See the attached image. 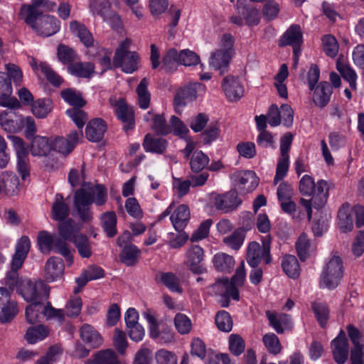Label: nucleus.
<instances>
[{
	"instance_id": "nucleus-1",
	"label": "nucleus",
	"mask_w": 364,
	"mask_h": 364,
	"mask_svg": "<svg viewBox=\"0 0 364 364\" xmlns=\"http://www.w3.org/2000/svg\"><path fill=\"white\" fill-rule=\"evenodd\" d=\"M68 181L73 187L81 186L74 196L73 211L83 222H89L92 218L90 209L91 204L102 205L107 201V190L102 185H94L85 181L84 173L72 169L68 176Z\"/></svg>"
},
{
	"instance_id": "nucleus-2",
	"label": "nucleus",
	"mask_w": 364,
	"mask_h": 364,
	"mask_svg": "<svg viewBox=\"0 0 364 364\" xmlns=\"http://www.w3.org/2000/svg\"><path fill=\"white\" fill-rule=\"evenodd\" d=\"M299 190L301 195L311 196L309 199L301 198L299 200V205L305 209L308 221H310L313 210H319L325 205L328 196V184L324 180L315 183L312 176L306 174L299 181Z\"/></svg>"
},
{
	"instance_id": "nucleus-3",
	"label": "nucleus",
	"mask_w": 364,
	"mask_h": 364,
	"mask_svg": "<svg viewBox=\"0 0 364 364\" xmlns=\"http://www.w3.org/2000/svg\"><path fill=\"white\" fill-rule=\"evenodd\" d=\"M246 278V272L245 270L244 262H242L240 265L236 269L235 274L230 282L226 279L218 281L213 288L216 294L220 295L225 299L232 298L235 300L239 299L238 287L243 285Z\"/></svg>"
},
{
	"instance_id": "nucleus-4",
	"label": "nucleus",
	"mask_w": 364,
	"mask_h": 364,
	"mask_svg": "<svg viewBox=\"0 0 364 364\" xmlns=\"http://www.w3.org/2000/svg\"><path fill=\"white\" fill-rule=\"evenodd\" d=\"M132 41L126 38L122 41L116 50L113 63L116 67L120 68L126 73H132L138 69L139 57L136 52L130 51Z\"/></svg>"
},
{
	"instance_id": "nucleus-5",
	"label": "nucleus",
	"mask_w": 364,
	"mask_h": 364,
	"mask_svg": "<svg viewBox=\"0 0 364 364\" xmlns=\"http://www.w3.org/2000/svg\"><path fill=\"white\" fill-rule=\"evenodd\" d=\"M343 274V261L338 253H333L320 277V286L329 289L336 287Z\"/></svg>"
},
{
	"instance_id": "nucleus-6",
	"label": "nucleus",
	"mask_w": 364,
	"mask_h": 364,
	"mask_svg": "<svg viewBox=\"0 0 364 364\" xmlns=\"http://www.w3.org/2000/svg\"><path fill=\"white\" fill-rule=\"evenodd\" d=\"M37 242L42 253L49 254L52 250H55L63 256L69 262V264H73V258L69 247L65 242L61 241L55 235L42 230L38 233Z\"/></svg>"
},
{
	"instance_id": "nucleus-7",
	"label": "nucleus",
	"mask_w": 364,
	"mask_h": 364,
	"mask_svg": "<svg viewBox=\"0 0 364 364\" xmlns=\"http://www.w3.org/2000/svg\"><path fill=\"white\" fill-rule=\"evenodd\" d=\"M12 147L16 156V168L23 180H26L30 175V163L28 151L23 139L15 135H9Z\"/></svg>"
},
{
	"instance_id": "nucleus-8",
	"label": "nucleus",
	"mask_w": 364,
	"mask_h": 364,
	"mask_svg": "<svg viewBox=\"0 0 364 364\" xmlns=\"http://www.w3.org/2000/svg\"><path fill=\"white\" fill-rule=\"evenodd\" d=\"M200 61L199 56L189 49H184L178 52L175 48L169 49L163 59L164 66L166 70L173 68L176 63L184 66H192L197 65Z\"/></svg>"
},
{
	"instance_id": "nucleus-9",
	"label": "nucleus",
	"mask_w": 364,
	"mask_h": 364,
	"mask_svg": "<svg viewBox=\"0 0 364 364\" xmlns=\"http://www.w3.org/2000/svg\"><path fill=\"white\" fill-rule=\"evenodd\" d=\"M262 260L266 264L271 262L270 256V237L267 236L262 240L261 246L257 242H252L249 244L247 250V262L252 267H257Z\"/></svg>"
},
{
	"instance_id": "nucleus-10",
	"label": "nucleus",
	"mask_w": 364,
	"mask_h": 364,
	"mask_svg": "<svg viewBox=\"0 0 364 364\" xmlns=\"http://www.w3.org/2000/svg\"><path fill=\"white\" fill-rule=\"evenodd\" d=\"M174 202H172L168 208L159 215V220H162L164 218L170 215V220L173 228L178 231H182L188 225L191 218V213L189 208L184 204H181L176 208L174 210Z\"/></svg>"
},
{
	"instance_id": "nucleus-11",
	"label": "nucleus",
	"mask_w": 364,
	"mask_h": 364,
	"mask_svg": "<svg viewBox=\"0 0 364 364\" xmlns=\"http://www.w3.org/2000/svg\"><path fill=\"white\" fill-rule=\"evenodd\" d=\"M230 178L235 191L244 194L252 192L259 184V178L250 170H237L230 175Z\"/></svg>"
},
{
	"instance_id": "nucleus-12",
	"label": "nucleus",
	"mask_w": 364,
	"mask_h": 364,
	"mask_svg": "<svg viewBox=\"0 0 364 364\" xmlns=\"http://www.w3.org/2000/svg\"><path fill=\"white\" fill-rule=\"evenodd\" d=\"M148 323L149 334L153 339L157 340L160 344L171 343L174 341V334L169 327H160L153 312L148 309L142 314Z\"/></svg>"
},
{
	"instance_id": "nucleus-13",
	"label": "nucleus",
	"mask_w": 364,
	"mask_h": 364,
	"mask_svg": "<svg viewBox=\"0 0 364 364\" xmlns=\"http://www.w3.org/2000/svg\"><path fill=\"white\" fill-rule=\"evenodd\" d=\"M182 153L186 159H190V167L193 172L201 171L209 163L208 156L202 151L196 149V143L191 139H186Z\"/></svg>"
},
{
	"instance_id": "nucleus-14",
	"label": "nucleus",
	"mask_w": 364,
	"mask_h": 364,
	"mask_svg": "<svg viewBox=\"0 0 364 364\" xmlns=\"http://www.w3.org/2000/svg\"><path fill=\"white\" fill-rule=\"evenodd\" d=\"M205 87L200 82L190 83L180 88L174 97L176 109L186 106L188 102L196 100L198 95L205 92Z\"/></svg>"
},
{
	"instance_id": "nucleus-15",
	"label": "nucleus",
	"mask_w": 364,
	"mask_h": 364,
	"mask_svg": "<svg viewBox=\"0 0 364 364\" xmlns=\"http://www.w3.org/2000/svg\"><path fill=\"white\" fill-rule=\"evenodd\" d=\"M109 105L119 120L123 123L125 131L132 129L134 127V112L131 107L128 106L124 98L111 97Z\"/></svg>"
},
{
	"instance_id": "nucleus-16",
	"label": "nucleus",
	"mask_w": 364,
	"mask_h": 364,
	"mask_svg": "<svg viewBox=\"0 0 364 364\" xmlns=\"http://www.w3.org/2000/svg\"><path fill=\"white\" fill-rule=\"evenodd\" d=\"M213 203L217 209L227 213L236 209L242 200L237 191L233 190L223 195H214Z\"/></svg>"
},
{
	"instance_id": "nucleus-17",
	"label": "nucleus",
	"mask_w": 364,
	"mask_h": 364,
	"mask_svg": "<svg viewBox=\"0 0 364 364\" xmlns=\"http://www.w3.org/2000/svg\"><path fill=\"white\" fill-rule=\"evenodd\" d=\"M333 358L338 364H344L349 354L348 341L343 331L331 341Z\"/></svg>"
},
{
	"instance_id": "nucleus-18",
	"label": "nucleus",
	"mask_w": 364,
	"mask_h": 364,
	"mask_svg": "<svg viewBox=\"0 0 364 364\" xmlns=\"http://www.w3.org/2000/svg\"><path fill=\"white\" fill-rule=\"evenodd\" d=\"M12 93L11 81L5 73L0 72V105L11 109L19 108L20 102L15 97H10Z\"/></svg>"
},
{
	"instance_id": "nucleus-19",
	"label": "nucleus",
	"mask_w": 364,
	"mask_h": 364,
	"mask_svg": "<svg viewBox=\"0 0 364 364\" xmlns=\"http://www.w3.org/2000/svg\"><path fill=\"white\" fill-rule=\"evenodd\" d=\"M222 87L225 96L231 102L239 100L244 95V87L238 77L227 76L223 80Z\"/></svg>"
},
{
	"instance_id": "nucleus-20",
	"label": "nucleus",
	"mask_w": 364,
	"mask_h": 364,
	"mask_svg": "<svg viewBox=\"0 0 364 364\" xmlns=\"http://www.w3.org/2000/svg\"><path fill=\"white\" fill-rule=\"evenodd\" d=\"M186 264L190 270L196 274H202L205 267L201 264L204 257V250L198 245L191 246L186 252Z\"/></svg>"
},
{
	"instance_id": "nucleus-21",
	"label": "nucleus",
	"mask_w": 364,
	"mask_h": 364,
	"mask_svg": "<svg viewBox=\"0 0 364 364\" xmlns=\"http://www.w3.org/2000/svg\"><path fill=\"white\" fill-rule=\"evenodd\" d=\"M33 29L42 36H50L56 33L60 29V21L54 16L42 15L38 18L36 27Z\"/></svg>"
},
{
	"instance_id": "nucleus-22",
	"label": "nucleus",
	"mask_w": 364,
	"mask_h": 364,
	"mask_svg": "<svg viewBox=\"0 0 364 364\" xmlns=\"http://www.w3.org/2000/svg\"><path fill=\"white\" fill-rule=\"evenodd\" d=\"M18 176L13 172L5 171L1 175V193L8 196H17L21 190Z\"/></svg>"
},
{
	"instance_id": "nucleus-23",
	"label": "nucleus",
	"mask_w": 364,
	"mask_h": 364,
	"mask_svg": "<svg viewBox=\"0 0 364 364\" xmlns=\"http://www.w3.org/2000/svg\"><path fill=\"white\" fill-rule=\"evenodd\" d=\"M43 287V284L42 282L21 280L18 291L27 302L38 301L40 291Z\"/></svg>"
},
{
	"instance_id": "nucleus-24",
	"label": "nucleus",
	"mask_w": 364,
	"mask_h": 364,
	"mask_svg": "<svg viewBox=\"0 0 364 364\" xmlns=\"http://www.w3.org/2000/svg\"><path fill=\"white\" fill-rule=\"evenodd\" d=\"M64 264L62 259L56 257H50L45 265L44 278L48 282L59 279L63 274Z\"/></svg>"
},
{
	"instance_id": "nucleus-25",
	"label": "nucleus",
	"mask_w": 364,
	"mask_h": 364,
	"mask_svg": "<svg viewBox=\"0 0 364 364\" xmlns=\"http://www.w3.org/2000/svg\"><path fill=\"white\" fill-rule=\"evenodd\" d=\"M31 248V241L27 236H22L16 245L15 253L11 264L14 268H21Z\"/></svg>"
},
{
	"instance_id": "nucleus-26",
	"label": "nucleus",
	"mask_w": 364,
	"mask_h": 364,
	"mask_svg": "<svg viewBox=\"0 0 364 364\" xmlns=\"http://www.w3.org/2000/svg\"><path fill=\"white\" fill-rule=\"evenodd\" d=\"M21 115L14 112L3 111L0 113V126L6 132L18 133L21 131L20 124Z\"/></svg>"
},
{
	"instance_id": "nucleus-27",
	"label": "nucleus",
	"mask_w": 364,
	"mask_h": 364,
	"mask_svg": "<svg viewBox=\"0 0 364 364\" xmlns=\"http://www.w3.org/2000/svg\"><path fill=\"white\" fill-rule=\"evenodd\" d=\"M29 63L38 75L41 73L45 75L50 83L55 85H59L61 84V77L53 71L48 63L45 62H40L38 63L33 58H31Z\"/></svg>"
},
{
	"instance_id": "nucleus-28",
	"label": "nucleus",
	"mask_w": 364,
	"mask_h": 364,
	"mask_svg": "<svg viewBox=\"0 0 364 364\" xmlns=\"http://www.w3.org/2000/svg\"><path fill=\"white\" fill-rule=\"evenodd\" d=\"M103 277L104 271L101 267L95 265L88 267L82 272L80 277L76 278L75 281L77 287L74 289V294L79 293L88 281L98 279Z\"/></svg>"
},
{
	"instance_id": "nucleus-29",
	"label": "nucleus",
	"mask_w": 364,
	"mask_h": 364,
	"mask_svg": "<svg viewBox=\"0 0 364 364\" xmlns=\"http://www.w3.org/2000/svg\"><path fill=\"white\" fill-rule=\"evenodd\" d=\"M20 269L14 268L13 265L11 264V270L6 273L2 282L5 287H0V294L3 297L8 298L11 291H13L15 289L18 290L21 284L18 274V270Z\"/></svg>"
},
{
	"instance_id": "nucleus-30",
	"label": "nucleus",
	"mask_w": 364,
	"mask_h": 364,
	"mask_svg": "<svg viewBox=\"0 0 364 364\" xmlns=\"http://www.w3.org/2000/svg\"><path fill=\"white\" fill-rule=\"evenodd\" d=\"M53 150V138L36 136L31 144V152L35 156H44Z\"/></svg>"
},
{
	"instance_id": "nucleus-31",
	"label": "nucleus",
	"mask_w": 364,
	"mask_h": 364,
	"mask_svg": "<svg viewBox=\"0 0 364 364\" xmlns=\"http://www.w3.org/2000/svg\"><path fill=\"white\" fill-rule=\"evenodd\" d=\"M266 314L271 326L278 333H282L285 330L292 327V321L289 315L272 311H267Z\"/></svg>"
},
{
	"instance_id": "nucleus-32",
	"label": "nucleus",
	"mask_w": 364,
	"mask_h": 364,
	"mask_svg": "<svg viewBox=\"0 0 364 364\" xmlns=\"http://www.w3.org/2000/svg\"><path fill=\"white\" fill-rule=\"evenodd\" d=\"M107 130V125L102 119L96 118L90 121L85 129V135L89 141H100Z\"/></svg>"
},
{
	"instance_id": "nucleus-33",
	"label": "nucleus",
	"mask_w": 364,
	"mask_h": 364,
	"mask_svg": "<svg viewBox=\"0 0 364 364\" xmlns=\"http://www.w3.org/2000/svg\"><path fill=\"white\" fill-rule=\"evenodd\" d=\"M147 122H151V128L160 134L166 135L171 132V129L166 122L162 114H156L153 111L148 112L144 117Z\"/></svg>"
},
{
	"instance_id": "nucleus-34",
	"label": "nucleus",
	"mask_w": 364,
	"mask_h": 364,
	"mask_svg": "<svg viewBox=\"0 0 364 364\" xmlns=\"http://www.w3.org/2000/svg\"><path fill=\"white\" fill-rule=\"evenodd\" d=\"M69 29L73 35L79 38L81 43L86 47L88 48L93 45V37L84 24L77 21H72L69 24Z\"/></svg>"
},
{
	"instance_id": "nucleus-35",
	"label": "nucleus",
	"mask_w": 364,
	"mask_h": 364,
	"mask_svg": "<svg viewBox=\"0 0 364 364\" xmlns=\"http://www.w3.org/2000/svg\"><path fill=\"white\" fill-rule=\"evenodd\" d=\"M168 141L163 138L156 137L148 134L145 136L143 147L146 152L163 154L166 149Z\"/></svg>"
},
{
	"instance_id": "nucleus-36",
	"label": "nucleus",
	"mask_w": 364,
	"mask_h": 364,
	"mask_svg": "<svg viewBox=\"0 0 364 364\" xmlns=\"http://www.w3.org/2000/svg\"><path fill=\"white\" fill-rule=\"evenodd\" d=\"M314 90L313 101L314 104L319 107H325L329 101L332 92L331 87L328 82H321Z\"/></svg>"
},
{
	"instance_id": "nucleus-37",
	"label": "nucleus",
	"mask_w": 364,
	"mask_h": 364,
	"mask_svg": "<svg viewBox=\"0 0 364 364\" xmlns=\"http://www.w3.org/2000/svg\"><path fill=\"white\" fill-rule=\"evenodd\" d=\"M70 209L60 194H57L52 205L51 216L55 220L63 222L69 215Z\"/></svg>"
},
{
	"instance_id": "nucleus-38",
	"label": "nucleus",
	"mask_w": 364,
	"mask_h": 364,
	"mask_svg": "<svg viewBox=\"0 0 364 364\" xmlns=\"http://www.w3.org/2000/svg\"><path fill=\"white\" fill-rule=\"evenodd\" d=\"M233 55L220 52L215 50L211 53L209 63L210 65L215 70H220L221 73H224L228 67Z\"/></svg>"
},
{
	"instance_id": "nucleus-39",
	"label": "nucleus",
	"mask_w": 364,
	"mask_h": 364,
	"mask_svg": "<svg viewBox=\"0 0 364 364\" xmlns=\"http://www.w3.org/2000/svg\"><path fill=\"white\" fill-rule=\"evenodd\" d=\"M302 41V33L299 26L293 25L284 33L280 39V46L293 45L294 48H298Z\"/></svg>"
},
{
	"instance_id": "nucleus-40",
	"label": "nucleus",
	"mask_w": 364,
	"mask_h": 364,
	"mask_svg": "<svg viewBox=\"0 0 364 364\" xmlns=\"http://www.w3.org/2000/svg\"><path fill=\"white\" fill-rule=\"evenodd\" d=\"M1 299V306L0 307V322H10L18 314V309L17 303L15 301Z\"/></svg>"
},
{
	"instance_id": "nucleus-41",
	"label": "nucleus",
	"mask_w": 364,
	"mask_h": 364,
	"mask_svg": "<svg viewBox=\"0 0 364 364\" xmlns=\"http://www.w3.org/2000/svg\"><path fill=\"white\" fill-rule=\"evenodd\" d=\"M350 213L351 208L348 204L343 205L338 210V226L342 232H347L353 230V223Z\"/></svg>"
},
{
	"instance_id": "nucleus-42",
	"label": "nucleus",
	"mask_w": 364,
	"mask_h": 364,
	"mask_svg": "<svg viewBox=\"0 0 364 364\" xmlns=\"http://www.w3.org/2000/svg\"><path fill=\"white\" fill-rule=\"evenodd\" d=\"M336 69L349 83L351 89L356 90L357 75L350 65L339 58L336 62Z\"/></svg>"
},
{
	"instance_id": "nucleus-43",
	"label": "nucleus",
	"mask_w": 364,
	"mask_h": 364,
	"mask_svg": "<svg viewBox=\"0 0 364 364\" xmlns=\"http://www.w3.org/2000/svg\"><path fill=\"white\" fill-rule=\"evenodd\" d=\"M80 337L83 341L92 347H98L102 344V338L99 333L89 324H84L80 328Z\"/></svg>"
},
{
	"instance_id": "nucleus-44",
	"label": "nucleus",
	"mask_w": 364,
	"mask_h": 364,
	"mask_svg": "<svg viewBox=\"0 0 364 364\" xmlns=\"http://www.w3.org/2000/svg\"><path fill=\"white\" fill-rule=\"evenodd\" d=\"M60 235L66 240L74 241L79 235V228L72 219L63 221L58 227Z\"/></svg>"
},
{
	"instance_id": "nucleus-45",
	"label": "nucleus",
	"mask_w": 364,
	"mask_h": 364,
	"mask_svg": "<svg viewBox=\"0 0 364 364\" xmlns=\"http://www.w3.org/2000/svg\"><path fill=\"white\" fill-rule=\"evenodd\" d=\"M213 262L215 269L220 272H229L235 265L232 257L225 253H218L213 258Z\"/></svg>"
},
{
	"instance_id": "nucleus-46",
	"label": "nucleus",
	"mask_w": 364,
	"mask_h": 364,
	"mask_svg": "<svg viewBox=\"0 0 364 364\" xmlns=\"http://www.w3.org/2000/svg\"><path fill=\"white\" fill-rule=\"evenodd\" d=\"M296 249L300 259L305 260L314 252L315 247L310 242L307 235L303 233L296 242Z\"/></svg>"
},
{
	"instance_id": "nucleus-47",
	"label": "nucleus",
	"mask_w": 364,
	"mask_h": 364,
	"mask_svg": "<svg viewBox=\"0 0 364 364\" xmlns=\"http://www.w3.org/2000/svg\"><path fill=\"white\" fill-rule=\"evenodd\" d=\"M53 109L50 100L40 99L31 104V112L37 118L46 117Z\"/></svg>"
},
{
	"instance_id": "nucleus-48",
	"label": "nucleus",
	"mask_w": 364,
	"mask_h": 364,
	"mask_svg": "<svg viewBox=\"0 0 364 364\" xmlns=\"http://www.w3.org/2000/svg\"><path fill=\"white\" fill-rule=\"evenodd\" d=\"M282 266L286 274L293 279L299 277L300 266L296 257L294 255H286L284 257Z\"/></svg>"
},
{
	"instance_id": "nucleus-49",
	"label": "nucleus",
	"mask_w": 364,
	"mask_h": 364,
	"mask_svg": "<svg viewBox=\"0 0 364 364\" xmlns=\"http://www.w3.org/2000/svg\"><path fill=\"white\" fill-rule=\"evenodd\" d=\"M280 205L282 210L290 215L295 220L300 221L306 217L307 218L305 209L297 207L296 204L291 199L281 202Z\"/></svg>"
},
{
	"instance_id": "nucleus-50",
	"label": "nucleus",
	"mask_w": 364,
	"mask_h": 364,
	"mask_svg": "<svg viewBox=\"0 0 364 364\" xmlns=\"http://www.w3.org/2000/svg\"><path fill=\"white\" fill-rule=\"evenodd\" d=\"M19 16L33 28V27H36L38 18L41 15L38 12L36 6L34 5L25 4L21 8Z\"/></svg>"
},
{
	"instance_id": "nucleus-51",
	"label": "nucleus",
	"mask_w": 364,
	"mask_h": 364,
	"mask_svg": "<svg viewBox=\"0 0 364 364\" xmlns=\"http://www.w3.org/2000/svg\"><path fill=\"white\" fill-rule=\"evenodd\" d=\"M49 333V330L43 325L29 328L25 335L28 343L33 344L46 338Z\"/></svg>"
},
{
	"instance_id": "nucleus-52",
	"label": "nucleus",
	"mask_w": 364,
	"mask_h": 364,
	"mask_svg": "<svg viewBox=\"0 0 364 364\" xmlns=\"http://www.w3.org/2000/svg\"><path fill=\"white\" fill-rule=\"evenodd\" d=\"M102 228L108 237H114L117 233V216L114 212L109 211L101 216Z\"/></svg>"
},
{
	"instance_id": "nucleus-53",
	"label": "nucleus",
	"mask_w": 364,
	"mask_h": 364,
	"mask_svg": "<svg viewBox=\"0 0 364 364\" xmlns=\"http://www.w3.org/2000/svg\"><path fill=\"white\" fill-rule=\"evenodd\" d=\"M68 72L77 77H90L94 73V65L90 63H76L68 68Z\"/></svg>"
},
{
	"instance_id": "nucleus-54",
	"label": "nucleus",
	"mask_w": 364,
	"mask_h": 364,
	"mask_svg": "<svg viewBox=\"0 0 364 364\" xmlns=\"http://www.w3.org/2000/svg\"><path fill=\"white\" fill-rule=\"evenodd\" d=\"M61 97L65 102L74 107H82L85 105V101L82 97L80 92L70 88L61 91Z\"/></svg>"
},
{
	"instance_id": "nucleus-55",
	"label": "nucleus",
	"mask_w": 364,
	"mask_h": 364,
	"mask_svg": "<svg viewBox=\"0 0 364 364\" xmlns=\"http://www.w3.org/2000/svg\"><path fill=\"white\" fill-rule=\"evenodd\" d=\"M43 304L40 301L31 302L26 309V318L28 322L34 323L43 316Z\"/></svg>"
},
{
	"instance_id": "nucleus-56",
	"label": "nucleus",
	"mask_w": 364,
	"mask_h": 364,
	"mask_svg": "<svg viewBox=\"0 0 364 364\" xmlns=\"http://www.w3.org/2000/svg\"><path fill=\"white\" fill-rule=\"evenodd\" d=\"M159 279L171 291L182 293L180 280L174 274L171 272L161 273Z\"/></svg>"
},
{
	"instance_id": "nucleus-57",
	"label": "nucleus",
	"mask_w": 364,
	"mask_h": 364,
	"mask_svg": "<svg viewBox=\"0 0 364 364\" xmlns=\"http://www.w3.org/2000/svg\"><path fill=\"white\" fill-rule=\"evenodd\" d=\"M262 342L269 353L277 355L282 349L278 337L273 333H268L264 335Z\"/></svg>"
},
{
	"instance_id": "nucleus-58",
	"label": "nucleus",
	"mask_w": 364,
	"mask_h": 364,
	"mask_svg": "<svg viewBox=\"0 0 364 364\" xmlns=\"http://www.w3.org/2000/svg\"><path fill=\"white\" fill-rule=\"evenodd\" d=\"M148 84V80L146 78H144L136 88L139 105L144 109L148 108L150 103V94L147 90Z\"/></svg>"
},
{
	"instance_id": "nucleus-59",
	"label": "nucleus",
	"mask_w": 364,
	"mask_h": 364,
	"mask_svg": "<svg viewBox=\"0 0 364 364\" xmlns=\"http://www.w3.org/2000/svg\"><path fill=\"white\" fill-rule=\"evenodd\" d=\"M218 328L223 332H230L232 328V321L230 315L225 311L218 312L215 318Z\"/></svg>"
},
{
	"instance_id": "nucleus-60",
	"label": "nucleus",
	"mask_w": 364,
	"mask_h": 364,
	"mask_svg": "<svg viewBox=\"0 0 364 364\" xmlns=\"http://www.w3.org/2000/svg\"><path fill=\"white\" fill-rule=\"evenodd\" d=\"M235 39L231 34H223L218 41V48L216 50L231 55L235 54L234 48Z\"/></svg>"
},
{
	"instance_id": "nucleus-61",
	"label": "nucleus",
	"mask_w": 364,
	"mask_h": 364,
	"mask_svg": "<svg viewBox=\"0 0 364 364\" xmlns=\"http://www.w3.org/2000/svg\"><path fill=\"white\" fill-rule=\"evenodd\" d=\"M139 251L134 245H129L123 249L120 258L123 263L128 266L136 263Z\"/></svg>"
},
{
	"instance_id": "nucleus-62",
	"label": "nucleus",
	"mask_w": 364,
	"mask_h": 364,
	"mask_svg": "<svg viewBox=\"0 0 364 364\" xmlns=\"http://www.w3.org/2000/svg\"><path fill=\"white\" fill-rule=\"evenodd\" d=\"M348 335L353 345L351 350H364V344L363 343V333L353 325H348Z\"/></svg>"
},
{
	"instance_id": "nucleus-63",
	"label": "nucleus",
	"mask_w": 364,
	"mask_h": 364,
	"mask_svg": "<svg viewBox=\"0 0 364 364\" xmlns=\"http://www.w3.org/2000/svg\"><path fill=\"white\" fill-rule=\"evenodd\" d=\"M174 324L176 328L181 334L188 333L192 328L191 321L186 315L183 314H177L176 315Z\"/></svg>"
},
{
	"instance_id": "nucleus-64",
	"label": "nucleus",
	"mask_w": 364,
	"mask_h": 364,
	"mask_svg": "<svg viewBox=\"0 0 364 364\" xmlns=\"http://www.w3.org/2000/svg\"><path fill=\"white\" fill-rule=\"evenodd\" d=\"M73 242L82 257L88 258L91 256V247L87 237L82 235H78Z\"/></svg>"
}]
</instances>
